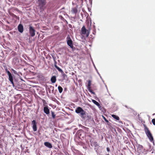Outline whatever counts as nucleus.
Wrapping results in <instances>:
<instances>
[{"label":"nucleus","instance_id":"1","mask_svg":"<svg viewBox=\"0 0 155 155\" xmlns=\"http://www.w3.org/2000/svg\"><path fill=\"white\" fill-rule=\"evenodd\" d=\"M6 114L8 115V116H6V114H5L6 116L5 117V120L4 121L5 125L3 126V134H5V137H4V141L6 143V146L8 144L10 143V140L9 137H10V109L8 110V112L6 113Z\"/></svg>","mask_w":155,"mask_h":155},{"label":"nucleus","instance_id":"2","mask_svg":"<svg viewBox=\"0 0 155 155\" xmlns=\"http://www.w3.org/2000/svg\"><path fill=\"white\" fill-rule=\"evenodd\" d=\"M21 74V73L17 72L13 68L10 69V83L12 84L15 89H16L18 83L17 78L16 77H19Z\"/></svg>","mask_w":155,"mask_h":155},{"label":"nucleus","instance_id":"3","mask_svg":"<svg viewBox=\"0 0 155 155\" xmlns=\"http://www.w3.org/2000/svg\"><path fill=\"white\" fill-rule=\"evenodd\" d=\"M143 126L144 127V131L147 137L148 138L150 141L152 142L154 145V139L152 134L149 130V128L146 126V125L143 124Z\"/></svg>","mask_w":155,"mask_h":155},{"label":"nucleus","instance_id":"4","mask_svg":"<svg viewBox=\"0 0 155 155\" xmlns=\"http://www.w3.org/2000/svg\"><path fill=\"white\" fill-rule=\"evenodd\" d=\"M75 112L82 118L84 116L86 115V112L84 111L81 107H78L75 109Z\"/></svg>","mask_w":155,"mask_h":155},{"label":"nucleus","instance_id":"5","mask_svg":"<svg viewBox=\"0 0 155 155\" xmlns=\"http://www.w3.org/2000/svg\"><path fill=\"white\" fill-rule=\"evenodd\" d=\"M76 135L79 138L82 140L85 136V133L82 130L80 129L77 131Z\"/></svg>","mask_w":155,"mask_h":155},{"label":"nucleus","instance_id":"6","mask_svg":"<svg viewBox=\"0 0 155 155\" xmlns=\"http://www.w3.org/2000/svg\"><path fill=\"white\" fill-rule=\"evenodd\" d=\"M66 41L68 45L71 48L73 49L74 48L73 42L69 35H68L66 37Z\"/></svg>","mask_w":155,"mask_h":155},{"label":"nucleus","instance_id":"7","mask_svg":"<svg viewBox=\"0 0 155 155\" xmlns=\"http://www.w3.org/2000/svg\"><path fill=\"white\" fill-rule=\"evenodd\" d=\"M81 34L85 35L87 37H88L89 34L90 30H87L84 26H83L81 28Z\"/></svg>","mask_w":155,"mask_h":155},{"label":"nucleus","instance_id":"8","mask_svg":"<svg viewBox=\"0 0 155 155\" xmlns=\"http://www.w3.org/2000/svg\"><path fill=\"white\" fill-rule=\"evenodd\" d=\"M38 4L40 7V9L41 10H44V6L46 4V1L45 0H38Z\"/></svg>","mask_w":155,"mask_h":155},{"label":"nucleus","instance_id":"9","mask_svg":"<svg viewBox=\"0 0 155 155\" xmlns=\"http://www.w3.org/2000/svg\"><path fill=\"white\" fill-rule=\"evenodd\" d=\"M22 61L20 59L14 58L13 59L12 64L14 65L19 66L21 64V62H22Z\"/></svg>","mask_w":155,"mask_h":155},{"label":"nucleus","instance_id":"10","mask_svg":"<svg viewBox=\"0 0 155 155\" xmlns=\"http://www.w3.org/2000/svg\"><path fill=\"white\" fill-rule=\"evenodd\" d=\"M29 29L30 36L32 37H34L35 35V31L34 28L30 25Z\"/></svg>","mask_w":155,"mask_h":155},{"label":"nucleus","instance_id":"11","mask_svg":"<svg viewBox=\"0 0 155 155\" xmlns=\"http://www.w3.org/2000/svg\"><path fill=\"white\" fill-rule=\"evenodd\" d=\"M31 124L32 125V127L33 130L34 131H36L37 130V123L35 120H33L31 121Z\"/></svg>","mask_w":155,"mask_h":155},{"label":"nucleus","instance_id":"12","mask_svg":"<svg viewBox=\"0 0 155 155\" xmlns=\"http://www.w3.org/2000/svg\"><path fill=\"white\" fill-rule=\"evenodd\" d=\"M91 116L89 115L86 112V115H84L82 117V119L83 120H87L91 119Z\"/></svg>","mask_w":155,"mask_h":155},{"label":"nucleus","instance_id":"13","mask_svg":"<svg viewBox=\"0 0 155 155\" xmlns=\"http://www.w3.org/2000/svg\"><path fill=\"white\" fill-rule=\"evenodd\" d=\"M18 31L20 33H22L23 32L24 28L23 25L21 24L20 23L18 25Z\"/></svg>","mask_w":155,"mask_h":155},{"label":"nucleus","instance_id":"14","mask_svg":"<svg viewBox=\"0 0 155 155\" xmlns=\"http://www.w3.org/2000/svg\"><path fill=\"white\" fill-rule=\"evenodd\" d=\"M43 110L44 112L46 114H50V110L47 106H45L44 107Z\"/></svg>","mask_w":155,"mask_h":155},{"label":"nucleus","instance_id":"15","mask_svg":"<svg viewBox=\"0 0 155 155\" xmlns=\"http://www.w3.org/2000/svg\"><path fill=\"white\" fill-rule=\"evenodd\" d=\"M44 145L48 148H51L52 147L51 143L48 142H45L44 143Z\"/></svg>","mask_w":155,"mask_h":155},{"label":"nucleus","instance_id":"16","mask_svg":"<svg viewBox=\"0 0 155 155\" xmlns=\"http://www.w3.org/2000/svg\"><path fill=\"white\" fill-rule=\"evenodd\" d=\"M78 5H77L76 7L73 8L71 11L73 13H74L75 14H76L78 12Z\"/></svg>","mask_w":155,"mask_h":155},{"label":"nucleus","instance_id":"17","mask_svg":"<svg viewBox=\"0 0 155 155\" xmlns=\"http://www.w3.org/2000/svg\"><path fill=\"white\" fill-rule=\"evenodd\" d=\"M51 81L52 83H55L56 81V76H53L51 78Z\"/></svg>","mask_w":155,"mask_h":155},{"label":"nucleus","instance_id":"18","mask_svg":"<svg viewBox=\"0 0 155 155\" xmlns=\"http://www.w3.org/2000/svg\"><path fill=\"white\" fill-rule=\"evenodd\" d=\"M8 68L6 65H4L3 66L5 70V72L6 73H7V74L10 73V71L8 70H10V66H9L8 65Z\"/></svg>","mask_w":155,"mask_h":155},{"label":"nucleus","instance_id":"19","mask_svg":"<svg viewBox=\"0 0 155 155\" xmlns=\"http://www.w3.org/2000/svg\"><path fill=\"white\" fill-rule=\"evenodd\" d=\"M102 117L104 121L107 123V124L109 126H110L111 124L109 122L108 120L106 119V117L103 115H102Z\"/></svg>","mask_w":155,"mask_h":155},{"label":"nucleus","instance_id":"20","mask_svg":"<svg viewBox=\"0 0 155 155\" xmlns=\"http://www.w3.org/2000/svg\"><path fill=\"white\" fill-rule=\"evenodd\" d=\"M93 66L95 69L96 70L97 74H98V75H99V76H100L101 79L102 80V81H103V82L104 83V81L103 78H102V77L101 76V75L100 74H99V73L98 72V71H97V69L96 68V67L94 63H93Z\"/></svg>","mask_w":155,"mask_h":155},{"label":"nucleus","instance_id":"21","mask_svg":"<svg viewBox=\"0 0 155 155\" xmlns=\"http://www.w3.org/2000/svg\"><path fill=\"white\" fill-rule=\"evenodd\" d=\"M111 116L117 120H119L120 119L119 117L116 115L112 114Z\"/></svg>","mask_w":155,"mask_h":155},{"label":"nucleus","instance_id":"22","mask_svg":"<svg viewBox=\"0 0 155 155\" xmlns=\"http://www.w3.org/2000/svg\"><path fill=\"white\" fill-rule=\"evenodd\" d=\"M91 81L90 80H89L88 81V84L87 86V89H88L89 88H91Z\"/></svg>","mask_w":155,"mask_h":155},{"label":"nucleus","instance_id":"23","mask_svg":"<svg viewBox=\"0 0 155 155\" xmlns=\"http://www.w3.org/2000/svg\"><path fill=\"white\" fill-rule=\"evenodd\" d=\"M3 28L7 31H10V27L8 25H4L3 26Z\"/></svg>","mask_w":155,"mask_h":155},{"label":"nucleus","instance_id":"24","mask_svg":"<svg viewBox=\"0 0 155 155\" xmlns=\"http://www.w3.org/2000/svg\"><path fill=\"white\" fill-rule=\"evenodd\" d=\"M5 103L6 106L8 107V106H10V102H9V99L6 100L5 102Z\"/></svg>","mask_w":155,"mask_h":155},{"label":"nucleus","instance_id":"25","mask_svg":"<svg viewBox=\"0 0 155 155\" xmlns=\"http://www.w3.org/2000/svg\"><path fill=\"white\" fill-rule=\"evenodd\" d=\"M58 89L59 91V93H61L63 90V89L62 88V87L61 86H59L58 87Z\"/></svg>","mask_w":155,"mask_h":155},{"label":"nucleus","instance_id":"26","mask_svg":"<svg viewBox=\"0 0 155 155\" xmlns=\"http://www.w3.org/2000/svg\"><path fill=\"white\" fill-rule=\"evenodd\" d=\"M143 146L140 144H138L137 146V149H138L139 150H141L143 149Z\"/></svg>","mask_w":155,"mask_h":155},{"label":"nucleus","instance_id":"27","mask_svg":"<svg viewBox=\"0 0 155 155\" xmlns=\"http://www.w3.org/2000/svg\"><path fill=\"white\" fill-rule=\"evenodd\" d=\"M87 90H88V91H89L92 94H93L94 95H95V93L92 90V89H91V88H89L88 89H87Z\"/></svg>","mask_w":155,"mask_h":155},{"label":"nucleus","instance_id":"28","mask_svg":"<svg viewBox=\"0 0 155 155\" xmlns=\"http://www.w3.org/2000/svg\"><path fill=\"white\" fill-rule=\"evenodd\" d=\"M92 101L94 104L97 106L99 103L98 102L94 99H92Z\"/></svg>","mask_w":155,"mask_h":155},{"label":"nucleus","instance_id":"29","mask_svg":"<svg viewBox=\"0 0 155 155\" xmlns=\"http://www.w3.org/2000/svg\"><path fill=\"white\" fill-rule=\"evenodd\" d=\"M51 113L52 117V118L53 119L55 117L56 115L54 114V112L52 111H51Z\"/></svg>","mask_w":155,"mask_h":155},{"label":"nucleus","instance_id":"30","mask_svg":"<svg viewBox=\"0 0 155 155\" xmlns=\"http://www.w3.org/2000/svg\"><path fill=\"white\" fill-rule=\"evenodd\" d=\"M55 68H56L60 72H61L62 71V69L60 68L58 66H56V67H55Z\"/></svg>","mask_w":155,"mask_h":155},{"label":"nucleus","instance_id":"31","mask_svg":"<svg viewBox=\"0 0 155 155\" xmlns=\"http://www.w3.org/2000/svg\"><path fill=\"white\" fill-rule=\"evenodd\" d=\"M63 80H66L67 78V75L65 74L62 76Z\"/></svg>","mask_w":155,"mask_h":155},{"label":"nucleus","instance_id":"32","mask_svg":"<svg viewBox=\"0 0 155 155\" xmlns=\"http://www.w3.org/2000/svg\"><path fill=\"white\" fill-rule=\"evenodd\" d=\"M79 127H80L81 128H82L84 129V130H85L86 129H88L87 128L83 126H82V125H81V124H80L79 125Z\"/></svg>","mask_w":155,"mask_h":155},{"label":"nucleus","instance_id":"33","mask_svg":"<svg viewBox=\"0 0 155 155\" xmlns=\"http://www.w3.org/2000/svg\"><path fill=\"white\" fill-rule=\"evenodd\" d=\"M59 18L61 19L63 21H64V20L65 19H64V18L63 17V16L61 15H59Z\"/></svg>","mask_w":155,"mask_h":155},{"label":"nucleus","instance_id":"34","mask_svg":"<svg viewBox=\"0 0 155 155\" xmlns=\"http://www.w3.org/2000/svg\"><path fill=\"white\" fill-rule=\"evenodd\" d=\"M97 106L98 107L100 110H102V107L99 103L97 105Z\"/></svg>","mask_w":155,"mask_h":155},{"label":"nucleus","instance_id":"35","mask_svg":"<svg viewBox=\"0 0 155 155\" xmlns=\"http://www.w3.org/2000/svg\"><path fill=\"white\" fill-rule=\"evenodd\" d=\"M152 122L153 124L155 126V118H153L152 119Z\"/></svg>","mask_w":155,"mask_h":155},{"label":"nucleus","instance_id":"36","mask_svg":"<svg viewBox=\"0 0 155 155\" xmlns=\"http://www.w3.org/2000/svg\"><path fill=\"white\" fill-rule=\"evenodd\" d=\"M5 1L6 3L8 5H10V3H9V2H10V0H5Z\"/></svg>","mask_w":155,"mask_h":155},{"label":"nucleus","instance_id":"37","mask_svg":"<svg viewBox=\"0 0 155 155\" xmlns=\"http://www.w3.org/2000/svg\"><path fill=\"white\" fill-rule=\"evenodd\" d=\"M54 66L55 68V67H56V66H57V61H54Z\"/></svg>","mask_w":155,"mask_h":155},{"label":"nucleus","instance_id":"38","mask_svg":"<svg viewBox=\"0 0 155 155\" xmlns=\"http://www.w3.org/2000/svg\"><path fill=\"white\" fill-rule=\"evenodd\" d=\"M52 57V58H53V60H54V61H56V58L55 57L54 55H51Z\"/></svg>","mask_w":155,"mask_h":155},{"label":"nucleus","instance_id":"39","mask_svg":"<svg viewBox=\"0 0 155 155\" xmlns=\"http://www.w3.org/2000/svg\"><path fill=\"white\" fill-rule=\"evenodd\" d=\"M50 88L51 89H52V92H53L54 90V87L52 86H50Z\"/></svg>","mask_w":155,"mask_h":155},{"label":"nucleus","instance_id":"40","mask_svg":"<svg viewBox=\"0 0 155 155\" xmlns=\"http://www.w3.org/2000/svg\"><path fill=\"white\" fill-rule=\"evenodd\" d=\"M68 27L70 28H71V29H73V27L72 26V25L70 24H69L68 25Z\"/></svg>","mask_w":155,"mask_h":155},{"label":"nucleus","instance_id":"41","mask_svg":"<svg viewBox=\"0 0 155 155\" xmlns=\"http://www.w3.org/2000/svg\"><path fill=\"white\" fill-rule=\"evenodd\" d=\"M60 72L61 73V74L62 75V76H63L65 74L63 70Z\"/></svg>","mask_w":155,"mask_h":155},{"label":"nucleus","instance_id":"42","mask_svg":"<svg viewBox=\"0 0 155 155\" xmlns=\"http://www.w3.org/2000/svg\"><path fill=\"white\" fill-rule=\"evenodd\" d=\"M60 72L61 73V74L62 75V76H63L65 74L63 70Z\"/></svg>","mask_w":155,"mask_h":155},{"label":"nucleus","instance_id":"43","mask_svg":"<svg viewBox=\"0 0 155 155\" xmlns=\"http://www.w3.org/2000/svg\"><path fill=\"white\" fill-rule=\"evenodd\" d=\"M7 74H8V80L10 81V73Z\"/></svg>","mask_w":155,"mask_h":155},{"label":"nucleus","instance_id":"44","mask_svg":"<svg viewBox=\"0 0 155 155\" xmlns=\"http://www.w3.org/2000/svg\"><path fill=\"white\" fill-rule=\"evenodd\" d=\"M7 37L8 38L9 40H10V35L9 34H7Z\"/></svg>","mask_w":155,"mask_h":155},{"label":"nucleus","instance_id":"45","mask_svg":"<svg viewBox=\"0 0 155 155\" xmlns=\"http://www.w3.org/2000/svg\"><path fill=\"white\" fill-rule=\"evenodd\" d=\"M107 150L108 152H109L110 151V148L108 147H107Z\"/></svg>","mask_w":155,"mask_h":155},{"label":"nucleus","instance_id":"46","mask_svg":"<svg viewBox=\"0 0 155 155\" xmlns=\"http://www.w3.org/2000/svg\"><path fill=\"white\" fill-rule=\"evenodd\" d=\"M3 15V13L1 11H0V16H2Z\"/></svg>","mask_w":155,"mask_h":155},{"label":"nucleus","instance_id":"47","mask_svg":"<svg viewBox=\"0 0 155 155\" xmlns=\"http://www.w3.org/2000/svg\"><path fill=\"white\" fill-rule=\"evenodd\" d=\"M93 27H94V30H95V33H96V28H95V26L94 25Z\"/></svg>","mask_w":155,"mask_h":155},{"label":"nucleus","instance_id":"48","mask_svg":"<svg viewBox=\"0 0 155 155\" xmlns=\"http://www.w3.org/2000/svg\"><path fill=\"white\" fill-rule=\"evenodd\" d=\"M8 14L10 15V8H8Z\"/></svg>","mask_w":155,"mask_h":155},{"label":"nucleus","instance_id":"49","mask_svg":"<svg viewBox=\"0 0 155 155\" xmlns=\"http://www.w3.org/2000/svg\"><path fill=\"white\" fill-rule=\"evenodd\" d=\"M48 91H49L50 93H51V90L49 88H48Z\"/></svg>","mask_w":155,"mask_h":155},{"label":"nucleus","instance_id":"50","mask_svg":"<svg viewBox=\"0 0 155 155\" xmlns=\"http://www.w3.org/2000/svg\"><path fill=\"white\" fill-rule=\"evenodd\" d=\"M119 122L120 124H123L122 122L121 121H119Z\"/></svg>","mask_w":155,"mask_h":155},{"label":"nucleus","instance_id":"51","mask_svg":"<svg viewBox=\"0 0 155 155\" xmlns=\"http://www.w3.org/2000/svg\"><path fill=\"white\" fill-rule=\"evenodd\" d=\"M72 4L73 5H75L76 4V3H75L74 2H72Z\"/></svg>","mask_w":155,"mask_h":155},{"label":"nucleus","instance_id":"52","mask_svg":"<svg viewBox=\"0 0 155 155\" xmlns=\"http://www.w3.org/2000/svg\"><path fill=\"white\" fill-rule=\"evenodd\" d=\"M95 33H95V30H94V31H93V35H95Z\"/></svg>","mask_w":155,"mask_h":155},{"label":"nucleus","instance_id":"53","mask_svg":"<svg viewBox=\"0 0 155 155\" xmlns=\"http://www.w3.org/2000/svg\"><path fill=\"white\" fill-rule=\"evenodd\" d=\"M6 22H7L8 24H10V22H9V21H8L6 20Z\"/></svg>","mask_w":155,"mask_h":155},{"label":"nucleus","instance_id":"54","mask_svg":"<svg viewBox=\"0 0 155 155\" xmlns=\"http://www.w3.org/2000/svg\"><path fill=\"white\" fill-rule=\"evenodd\" d=\"M105 87H106V89H107V91H108V89H107V85L105 84Z\"/></svg>","mask_w":155,"mask_h":155},{"label":"nucleus","instance_id":"55","mask_svg":"<svg viewBox=\"0 0 155 155\" xmlns=\"http://www.w3.org/2000/svg\"><path fill=\"white\" fill-rule=\"evenodd\" d=\"M64 9V7H63V8L61 9V10H62V9Z\"/></svg>","mask_w":155,"mask_h":155},{"label":"nucleus","instance_id":"56","mask_svg":"<svg viewBox=\"0 0 155 155\" xmlns=\"http://www.w3.org/2000/svg\"><path fill=\"white\" fill-rule=\"evenodd\" d=\"M63 12H63V11H61V12H60V13H63Z\"/></svg>","mask_w":155,"mask_h":155},{"label":"nucleus","instance_id":"57","mask_svg":"<svg viewBox=\"0 0 155 155\" xmlns=\"http://www.w3.org/2000/svg\"><path fill=\"white\" fill-rule=\"evenodd\" d=\"M23 61L24 62H25V63H26V62L25 61H24V60Z\"/></svg>","mask_w":155,"mask_h":155},{"label":"nucleus","instance_id":"58","mask_svg":"<svg viewBox=\"0 0 155 155\" xmlns=\"http://www.w3.org/2000/svg\"><path fill=\"white\" fill-rule=\"evenodd\" d=\"M114 129V131H116V130L115 129Z\"/></svg>","mask_w":155,"mask_h":155},{"label":"nucleus","instance_id":"59","mask_svg":"<svg viewBox=\"0 0 155 155\" xmlns=\"http://www.w3.org/2000/svg\"><path fill=\"white\" fill-rule=\"evenodd\" d=\"M55 86H56V87H57V84H56V85H55Z\"/></svg>","mask_w":155,"mask_h":155},{"label":"nucleus","instance_id":"60","mask_svg":"<svg viewBox=\"0 0 155 155\" xmlns=\"http://www.w3.org/2000/svg\"><path fill=\"white\" fill-rule=\"evenodd\" d=\"M106 155H110L109 154H107Z\"/></svg>","mask_w":155,"mask_h":155},{"label":"nucleus","instance_id":"61","mask_svg":"<svg viewBox=\"0 0 155 155\" xmlns=\"http://www.w3.org/2000/svg\"><path fill=\"white\" fill-rule=\"evenodd\" d=\"M12 141H13V139H12Z\"/></svg>","mask_w":155,"mask_h":155},{"label":"nucleus","instance_id":"62","mask_svg":"<svg viewBox=\"0 0 155 155\" xmlns=\"http://www.w3.org/2000/svg\"><path fill=\"white\" fill-rule=\"evenodd\" d=\"M155 114H153V115H154Z\"/></svg>","mask_w":155,"mask_h":155},{"label":"nucleus","instance_id":"63","mask_svg":"<svg viewBox=\"0 0 155 155\" xmlns=\"http://www.w3.org/2000/svg\"><path fill=\"white\" fill-rule=\"evenodd\" d=\"M149 146L150 147V144L149 145Z\"/></svg>","mask_w":155,"mask_h":155},{"label":"nucleus","instance_id":"64","mask_svg":"<svg viewBox=\"0 0 155 155\" xmlns=\"http://www.w3.org/2000/svg\"><path fill=\"white\" fill-rule=\"evenodd\" d=\"M24 70H25V68H24Z\"/></svg>","mask_w":155,"mask_h":155}]
</instances>
